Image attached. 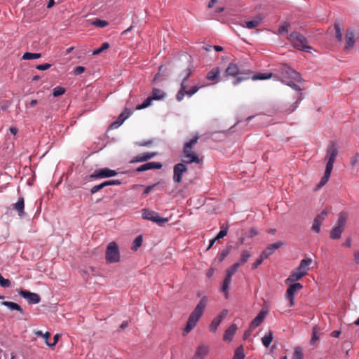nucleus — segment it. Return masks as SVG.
Wrapping results in <instances>:
<instances>
[{
    "label": "nucleus",
    "mask_w": 359,
    "mask_h": 359,
    "mask_svg": "<svg viewBox=\"0 0 359 359\" xmlns=\"http://www.w3.org/2000/svg\"><path fill=\"white\" fill-rule=\"evenodd\" d=\"M320 331V328L317 326H315L313 328L312 337L311 339V344H314L315 342L319 339Z\"/></svg>",
    "instance_id": "37"
},
{
    "label": "nucleus",
    "mask_w": 359,
    "mask_h": 359,
    "mask_svg": "<svg viewBox=\"0 0 359 359\" xmlns=\"http://www.w3.org/2000/svg\"><path fill=\"white\" fill-rule=\"evenodd\" d=\"M355 43L354 34L351 31H347L346 34V44L344 46V50L348 51L351 50Z\"/></svg>",
    "instance_id": "20"
},
{
    "label": "nucleus",
    "mask_w": 359,
    "mask_h": 359,
    "mask_svg": "<svg viewBox=\"0 0 359 359\" xmlns=\"http://www.w3.org/2000/svg\"><path fill=\"white\" fill-rule=\"evenodd\" d=\"M104 184V187L111 186V185H119L121 184V181L118 180H111L105 181L103 182Z\"/></svg>",
    "instance_id": "57"
},
{
    "label": "nucleus",
    "mask_w": 359,
    "mask_h": 359,
    "mask_svg": "<svg viewBox=\"0 0 359 359\" xmlns=\"http://www.w3.org/2000/svg\"><path fill=\"white\" fill-rule=\"evenodd\" d=\"M152 100H154L152 99V97L151 96L148 97L144 102L142 104H139L136 107V109L137 110H140V109H143L144 108H147L149 106L151 105V102Z\"/></svg>",
    "instance_id": "39"
},
{
    "label": "nucleus",
    "mask_w": 359,
    "mask_h": 359,
    "mask_svg": "<svg viewBox=\"0 0 359 359\" xmlns=\"http://www.w3.org/2000/svg\"><path fill=\"white\" fill-rule=\"evenodd\" d=\"M227 314L228 310L224 309L217 317L222 321Z\"/></svg>",
    "instance_id": "63"
},
{
    "label": "nucleus",
    "mask_w": 359,
    "mask_h": 359,
    "mask_svg": "<svg viewBox=\"0 0 359 359\" xmlns=\"http://www.w3.org/2000/svg\"><path fill=\"white\" fill-rule=\"evenodd\" d=\"M109 47V44L107 42H104L102 44V46L99 48H96L93 51V55H99L104 50L108 49Z\"/></svg>",
    "instance_id": "41"
},
{
    "label": "nucleus",
    "mask_w": 359,
    "mask_h": 359,
    "mask_svg": "<svg viewBox=\"0 0 359 359\" xmlns=\"http://www.w3.org/2000/svg\"><path fill=\"white\" fill-rule=\"evenodd\" d=\"M198 136H195L194 138L184 144L182 156V161L184 163H200L202 161V159L199 157L198 154L193 151V147L198 142Z\"/></svg>",
    "instance_id": "4"
},
{
    "label": "nucleus",
    "mask_w": 359,
    "mask_h": 359,
    "mask_svg": "<svg viewBox=\"0 0 359 359\" xmlns=\"http://www.w3.org/2000/svg\"><path fill=\"white\" fill-rule=\"evenodd\" d=\"M303 353L302 350L300 347H296L294 351V353L292 359H302Z\"/></svg>",
    "instance_id": "44"
},
{
    "label": "nucleus",
    "mask_w": 359,
    "mask_h": 359,
    "mask_svg": "<svg viewBox=\"0 0 359 359\" xmlns=\"http://www.w3.org/2000/svg\"><path fill=\"white\" fill-rule=\"evenodd\" d=\"M41 57V53H29V52H27L25 53H24V55H22V59L23 60H34V59H38V58H40Z\"/></svg>",
    "instance_id": "38"
},
{
    "label": "nucleus",
    "mask_w": 359,
    "mask_h": 359,
    "mask_svg": "<svg viewBox=\"0 0 359 359\" xmlns=\"http://www.w3.org/2000/svg\"><path fill=\"white\" fill-rule=\"evenodd\" d=\"M2 305L7 306L11 310H16L18 311L21 314H24V310L18 304L12 302H3L1 303Z\"/></svg>",
    "instance_id": "26"
},
{
    "label": "nucleus",
    "mask_w": 359,
    "mask_h": 359,
    "mask_svg": "<svg viewBox=\"0 0 359 359\" xmlns=\"http://www.w3.org/2000/svg\"><path fill=\"white\" fill-rule=\"evenodd\" d=\"M348 218V215L346 212H341L339 215L337 226L344 229V226Z\"/></svg>",
    "instance_id": "30"
},
{
    "label": "nucleus",
    "mask_w": 359,
    "mask_h": 359,
    "mask_svg": "<svg viewBox=\"0 0 359 359\" xmlns=\"http://www.w3.org/2000/svg\"><path fill=\"white\" fill-rule=\"evenodd\" d=\"M321 224H322L321 223L313 219V225L311 227L312 230L316 233H319L320 231Z\"/></svg>",
    "instance_id": "56"
},
{
    "label": "nucleus",
    "mask_w": 359,
    "mask_h": 359,
    "mask_svg": "<svg viewBox=\"0 0 359 359\" xmlns=\"http://www.w3.org/2000/svg\"><path fill=\"white\" fill-rule=\"evenodd\" d=\"M353 261L356 265H359V250L354 251Z\"/></svg>",
    "instance_id": "62"
},
{
    "label": "nucleus",
    "mask_w": 359,
    "mask_h": 359,
    "mask_svg": "<svg viewBox=\"0 0 359 359\" xmlns=\"http://www.w3.org/2000/svg\"><path fill=\"white\" fill-rule=\"evenodd\" d=\"M191 65H189L188 67L180 74V76L182 78V82H184V84H186L187 80L191 76Z\"/></svg>",
    "instance_id": "34"
},
{
    "label": "nucleus",
    "mask_w": 359,
    "mask_h": 359,
    "mask_svg": "<svg viewBox=\"0 0 359 359\" xmlns=\"http://www.w3.org/2000/svg\"><path fill=\"white\" fill-rule=\"evenodd\" d=\"M35 334L38 337H41L45 339V342L46 341H48V338L50 335V334L48 332H46V333H43L41 330H37L35 332Z\"/></svg>",
    "instance_id": "52"
},
{
    "label": "nucleus",
    "mask_w": 359,
    "mask_h": 359,
    "mask_svg": "<svg viewBox=\"0 0 359 359\" xmlns=\"http://www.w3.org/2000/svg\"><path fill=\"white\" fill-rule=\"evenodd\" d=\"M208 299L206 296L203 297L196 308L191 313L185 328L183 330V334L186 335L189 333L196 325L200 318L202 316L204 310L207 306Z\"/></svg>",
    "instance_id": "2"
},
{
    "label": "nucleus",
    "mask_w": 359,
    "mask_h": 359,
    "mask_svg": "<svg viewBox=\"0 0 359 359\" xmlns=\"http://www.w3.org/2000/svg\"><path fill=\"white\" fill-rule=\"evenodd\" d=\"M241 266V264L238 262L233 264L230 268L226 269V273L233 276L238 270V269Z\"/></svg>",
    "instance_id": "43"
},
{
    "label": "nucleus",
    "mask_w": 359,
    "mask_h": 359,
    "mask_svg": "<svg viewBox=\"0 0 359 359\" xmlns=\"http://www.w3.org/2000/svg\"><path fill=\"white\" fill-rule=\"evenodd\" d=\"M334 29H335V34H336V38L339 41H341L342 39V32L341 31L340 27L339 25H334Z\"/></svg>",
    "instance_id": "51"
},
{
    "label": "nucleus",
    "mask_w": 359,
    "mask_h": 359,
    "mask_svg": "<svg viewBox=\"0 0 359 359\" xmlns=\"http://www.w3.org/2000/svg\"><path fill=\"white\" fill-rule=\"evenodd\" d=\"M65 93V89L61 86H57L53 89V95L54 97H58L63 95Z\"/></svg>",
    "instance_id": "45"
},
{
    "label": "nucleus",
    "mask_w": 359,
    "mask_h": 359,
    "mask_svg": "<svg viewBox=\"0 0 359 359\" xmlns=\"http://www.w3.org/2000/svg\"><path fill=\"white\" fill-rule=\"evenodd\" d=\"M209 351V347L204 344H201L198 346L196 352L195 357L203 359L205 355H208Z\"/></svg>",
    "instance_id": "24"
},
{
    "label": "nucleus",
    "mask_w": 359,
    "mask_h": 359,
    "mask_svg": "<svg viewBox=\"0 0 359 359\" xmlns=\"http://www.w3.org/2000/svg\"><path fill=\"white\" fill-rule=\"evenodd\" d=\"M19 294L22 297L25 299L27 301V302L30 304H38L41 302V297L36 293L31 292L25 290H20Z\"/></svg>",
    "instance_id": "11"
},
{
    "label": "nucleus",
    "mask_w": 359,
    "mask_h": 359,
    "mask_svg": "<svg viewBox=\"0 0 359 359\" xmlns=\"http://www.w3.org/2000/svg\"><path fill=\"white\" fill-rule=\"evenodd\" d=\"M278 78L283 83L292 87L293 89L299 91L300 87L295 84L294 81H299L300 74L287 65H282L278 69Z\"/></svg>",
    "instance_id": "3"
},
{
    "label": "nucleus",
    "mask_w": 359,
    "mask_h": 359,
    "mask_svg": "<svg viewBox=\"0 0 359 359\" xmlns=\"http://www.w3.org/2000/svg\"><path fill=\"white\" fill-rule=\"evenodd\" d=\"M221 322H222V320L220 319H219L217 317H215L212 320V322L209 326L210 331L212 332H215L217 329V327L219 325Z\"/></svg>",
    "instance_id": "36"
},
{
    "label": "nucleus",
    "mask_w": 359,
    "mask_h": 359,
    "mask_svg": "<svg viewBox=\"0 0 359 359\" xmlns=\"http://www.w3.org/2000/svg\"><path fill=\"white\" fill-rule=\"evenodd\" d=\"M84 71H85V68L83 67L78 66L74 69V73L75 75H79V74H81L82 73H83Z\"/></svg>",
    "instance_id": "60"
},
{
    "label": "nucleus",
    "mask_w": 359,
    "mask_h": 359,
    "mask_svg": "<svg viewBox=\"0 0 359 359\" xmlns=\"http://www.w3.org/2000/svg\"><path fill=\"white\" fill-rule=\"evenodd\" d=\"M185 163H177L174 166L173 169V180L175 182L180 183L182 180L183 173L188 170Z\"/></svg>",
    "instance_id": "12"
},
{
    "label": "nucleus",
    "mask_w": 359,
    "mask_h": 359,
    "mask_svg": "<svg viewBox=\"0 0 359 359\" xmlns=\"http://www.w3.org/2000/svg\"><path fill=\"white\" fill-rule=\"evenodd\" d=\"M303 288V285L299 283H295L289 285L285 293V298L290 302V306H292L294 305V296L295 293L302 290Z\"/></svg>",
    "instance_id": "9"
},
{
    "label": "nucleus",
    "mask_w": 359,
    "mask_h": 359,
    "mask_svg": "<svg viewBox=\"0 0 359 359\" xmlns=\"http://www.w3.org/2000/svg\"><path fill=\"white\" fill-rule=\"evenodd\" d=\"M220 69L215 67L211 69L206 75V79L212 83H217L219 81Z\"/></svg>",
    "instance_id": "14"
},
{
    "label": "nucleus",
    "mask_w": 359,
    "mask_h": 359,
    "mask_svg": "<svg viewBox=\"0 0 359 359\" xmlns=\"http://www.w3.org/2000/svg\"><path fill=\"white\" fill-rule=\"evenodd\" d=\"M264 259H265V258H263L262 255H260L259 257L255 261V263L252 264V269H257L260 264H262Z\"/></svg>",
    "instance_id": "58"
},
{
    "label": "nucleus",
    "mask_w": 359,
    "mask_h": 359,
    "mask_svg": "<svg viewBox=\"0 0 359 359\" xmlns=\"http://www.w3.org/2000/svg\"><path fill=\"white\" fill-rule=\"evenodd\" d=\"M305 275L302 273L300 271H292L289 277L285 280V283L288 284L290 283L295 282L302 279Z\"/></svg>",
    "instance_id": "23"
},
{
    "label": "nucleus",
    "mask_w": 359,
    "mask_h": 359,
    "mask_svg": "<svg viewBox=\"0 0 359 359\" xmlns=\"http://www.w3.org/2000/svg\"><path fill=\"white\" fill-rule=\"evenodd\" d=\"M51 67L50 64L45 63L42 65H38L36 66V68L39 70L45 71Z\"/></svg>",
    "instance_id": "59"
},
{
    "label": "nucleus",
    "mask_w": 359,
    "mask_h": 359,
    "mask_svg": "<svg viewBox=\"0 0 359 359\" xmlns=\"http://www.w3.org/2000/svg\"><path fill=\"white\" fill-rule=\"evenodd\" d=\"M273 76L272 73H257L252 76V79L255 80H264L271 78Z\"/></svg>",
    "instance_id": "33"
},
{
    "label": "nucleus",
    "mask_w": 359,
    "mask_h": 359,
    "mask_svg": "<svg viewBox=\"0 0 359 359\" xmlns=\"http://www.w3.org/2000/svg\"><path fill=\"white\" fill-rule=\"evenodd\" d=\"M92 24L95 26L102 27V28L105 27L109 25L107 21L100 20V19H96L95 21L93 22Z\"/></svg>",
    "instance_id": "46"
},
{
    "label": "nucleus",
    "mask_w": 359,
    "mask_h": 359,
    "mask_svg": "<svg viewBox=\"0 0 359 359\" xmlns=\"http://www.w3.org/2000/svg\"><path fill=\"white\" fill-rule=\"evenodd\" d=\"M262 20V18L261 16H257L255 19L245 22V25H242L243 27H245L248 29H254L257 27Z\"/></svg>",
    "instance_id": "25"
},
{
    "label": "nucleus",
    "mask_w": 359,
    "mask_h": 359,
    "mask_svg": "<svg viewBox=\"0 0 359 359\" xmlns=\"http://www.w3.org/2000/svg\"><path fill=\"white\" fill-rule=\"evenodd\" d=\"M227 231H228L227 227H226V228L222 227L221 230L216 236L215 239L218 240V239L224 238V236H226Z\"/></svg>",
    "instance_id": "50"
},
{
    "label": "nucleus",
    "mask_w": 359,
    "mask_h": 359,
    "mask_svg": "<svg viewBox=\"0 0 359 359\" xmlns=\"http://www.w3.org/2000/svg\"><path fill=\"white\" fill-rule=\"evenodd\" d=\"M328 214V211L327 209H325L323 210L319 215H318L314 220L320 222V223H323V222L325 220L326 216Z\"/></svg>",
    "instance_id": "42"
},
{
    "label": "nucleus",
    "mask_w": 359,
    "mask_h": 359,
    "mask_svg": "<svg viewBox=\"0 0 359 359\" xmlns=\"http://www.w3.org/2000/svg\"><path fill=\"white\" fill-rule=\"evenodd\" d=\"M13 208L17 211L19 217H23L25 215L24 198L19 197L18 201L13 204Z\"/></svg>",
    "instance_id": "15"
},
{
    "label": "nucleus",
    "mask_w": 359,
    "mask_h": 359,
    "mask_svg": "<svg viewBox=\"0 0 359 359\" xmlns=\"http://www.w3.org/2000/svg\"><path fill=\"white\" fill-rule=\"evenodd\" d=\"M142 218L152 221L159 226H163L165 223L168 222V218L160 217L156 212L149 209L142 210Z\"/></svg>",
    "instance_id": "8"
},
{
    "label": "nucleus",
    "mask_w": 359,
    "mask_h": 359,
    "mask_svg": "<svg viewBox=\"0 0 359 359\" xmlns=\"http://www.w3.org/2000/svg\"><path fill=\"white\" fill-rule=\"evenodd\" d=\"M292 46L298 50L311 53L312 47L308 44L306 38L297 32H292L287 37Z\"/></svg>",
    "instance_id": "5"
},
{
    "label": "nucleus",
    "mask_w": 359,
    "mask_h": 359,
    "mask_svg": "<svg viewBox=\"0 0 359 359\" xmlns=\"http://www.w3.org/2000/svg\"><path fill=\"white\" fill-rule=\"evenodd\" d=\"M258 234V231L255 229H251L248 233V236L249 238H252Z\"/></svg>",
    "instance_id": "64"
},
{
    "label": "nucleus",
    "mask_w": 359,
    "mask_h": 359,
    "mask_svg": "<svg viewBox=\"0 0 359 359\" xmlns=\"http://www.w3.org/2000/svg\"><path fill=\"white\" fill-rule=\"evenodd\" d=\"M0 285L3 287H9L11 285V283L8 279L4 278L0 273Z\"/></svg>",
    "instance_id": "49"
},
{
    "label": "nucleus",
    "mask_w": 359,
    "mask_h": 359,
    "mask_svg": "<svg viewBox=\"0 0 359 359\" xmlns=\"http://www.w3.org/2000/svg\"><path fill=\"white\" fill-rule=\"evenodd\" d=\"M252 256V254L250 251L245 250H243L241 255V258L239 262H238L241 266L244 264L248 262V260L250 259V257Z\"/></svg>",
    "instance_id": "32"
},
{
    "label": "nucleus",
    "mask_w": 359,
    "mask_h": 359,
    "mask_svg": "<svg viewBox=\"0 0 359 359\" xmlns=\"http://www.w3.org/2000/svg\"><path fill=\"white\" fill-rule=\"evenodd\" d=\"M105 257L108 263H116L120 261L118 247L115 242H111L107 245Z\"/></svg>",
    "instance_id": "7"
},
{
    "label": "nucleus",
    "mask_w": 359,
    "mask_h": 359,
    "mask_svg": "<svg viewBox=\"0 0 359 359\" xmlns=\"http://www.w3.org/2000/svg\"><path fill=\"white\" fill-rule=\"evenodd\" d=\"M344 229L336 226H334L330 232V238L332 239H338L341 237V235L343 232Z\"/></svg>",
    "instance_id": "31"
},
{
    "label": "nucleus",
    "mask_w": 359,
    "mask_h": 359,
    "mask_svg": "<svg viewBox=\"0 0 359 359\" xmlns=\"http://www.w3.org/2000/svg\"><path fill=\"white\" fill-rule=\"evenodd\" d=\"M130 116V112L126 109L123 112H122L118 117V119L111 124V127L112 128H117L119 127L124 121Z\"/></svg>",
    "instance_id": "22"
},
{
    "label": "nucleus",
    "mask_w": 359,
    "mask_h": 359,
    "mask_svg": "<svg viewBox=\"0 0 359 359\" xmlns=\"http://www.w3.org/2000/svg\"><path fill=\"white\" fill-rule=\"evenodd\" d=\"M156 153L154 152H147L140 154L137 156H136L132 161L131 163L134 162H144L147 161L151 158L154 157L156 156Z\"/></svg>",
    "instance_id": "19"
},
{
    "label": "nucleus",
    "mask_w": 359,
    "mask_h": 359,
    "mask_svg": "<svg viewBox=\"0 0 359 359\" xmlns=\"http://www.w3.org/2000/svg\"><path fill=\"white\" fill-rule=\"evenodd\" d=\"M157 185V184H154L153 185H151V186H148L146 187V189H144V191H143V194L142 195L143 196H146L148 194H149L151 190Z\"/></svg>",
    "instance_id": "61"
},
{
    "label": "nucleus",
    "mask_w": 359,
    "mask_h": 359,
    "mask_svg": "<svg viewBox=\"0 0 359 359\" xmlns=\"http://www.w3.org/2000/svg\"><path fill=\"white\" fill-rule=\"evenodd\" d=\"M273 339V332L269 330L262 338V342L265 347H269Z\"/></svg>",
    "instance_id": "27"
},
{
    "label": "nucleus",
    "mask_w": 359,
    "mask_h": 359,
    "mask_svg": "<svg viewBox=\"0 0 359 359\" xmlns=\"http://www.w3.org/2000/svg\"><path fill=\"white\" fill-rule=\"evenodd\" d=\"M267 315V311L261 310L258 315L254 318L250 323V327L256 328L264 321Z\"/></svg>",
    "instance_id": "17"
},
{
    "label": "nucleus",
    "mask_w": 359,
    "mask_h": 359,
    "mask_svg": "<svg viewBox=\"0 0 359 359\" xmlns=\"http://www.w3.org/2000/svg\"><path fill=\"white\" fill-rule=\"evenodd\" d=\"M285 243L283 241H278L273 244L269 245L261 253L263 258L267 259L276 250L284 245Z\"/></svg>",
    "instance_id": "13"
},
{
    "label": "nucleus",
    "mask_w": 359,
    "mask_h": 359,
    "mask_svg": "<svg viewBox=\"0 0 359 359\" xmlns=\"http://www.w3.org/2000/svg\"><path fill=\"white\" fill-rule=\"evenodd\" d=\"M203 86L198 85L192 86L189 90H187V95H188L189 97L192 96Z\"/></svg>",
    "instance_id": "47"
},
{
    "label": "nucleus",
    "mask_w": 359,
    "mask_h": 359,
    "mask_svg": "<svg viewBox=\"0 0 359 359\" xmlns=\"http://www.w3.org/2000/svg\"><path fill=\"white\" fill-rule=\"evenodd\" d=\"M288 27H289V24L287 22H285L281 26H280V27L278 29L279 34H283L285 33H287L288 32Z\"/></svg>",
    "instance_id": "55"
},
{
    "label": "nucleus",
    "mask_w": 359,
    "mask_h": 359,
    "mask_svg": "<svg viewBox=\"0 0 359 359\" xmlns=\"http://www.w3.org/2000/svg\"><path fill=\"white\" fill-rule=\"evenodd\" d=\"M339 154V149L334 142H330L327 146L326 155L325 160L327 161L326 168L324 175L321 178L318 187L320 188L324 186L329 180L332 170L333 169V165L335 159Z\"/></svg>",
    "instance_id": "1"
},
{
    "label": "nucleus",
    "mask_w": 359,
    "mask_h": 359,
    "mask_svg": "<svg viewBox=\"0 0 359 359\" xmlns=\"http://www.w3.org/2000/svg\"><path fill=\"white\" fill-rule=\"evenodd\" d=\"M161 168H162V164L161 163L149 162V163H147L143 164V165H140V167H138L136 169V171L140 172H143V171H146V170H151V169H161Z\"/></svg>",
    "instance_id": "16"
},
{
    "label": "nucleus",
    "mask_w": 359,
    "mask_h": 359,
    "mask_svg": "<svg viewBox=\"0 0 359 359\" xmlns=\"http://www.w3.org/2000/svg\"><path fill=\"white\" fill-rule=\"evenodd\" d=\"M142 236H138L133 243L132 250L136 251L142 245Z\"/></svg>",
    "instance_id": "40"
},
{
    "label": "nucleus",
    "mask_w": 359,
    "mask_h": 359,
    "mask_svg": "<svg viewBox=\"0 0 359 359\" xmlns=\"http://www.w3.org/2000/svg\"><path fill=\"white\" fill-rule=\"evenodd\" d=\"M60 337V334H56L53 337V343H49L48 341H46V345L48 346L50 348L54 347L56 345L57 342L58 341V339H59Z\"/></svg>",
    "instance_id": "54"
},
{
    "label": "nucleus",
    "mask_w": 359,
    "mask_h": 359,
    "mask_svg": "<svg viewBox=\"0 0 359 359\" xmlns=\"http://www.w3.org/2000/svg\"><path fill=\"white\" fill-rule=\"evenodd\" d=\"M238 327L236 324H232L224 332L223 339L224 341H231L235 334Z\"/></svg>",
    "instance_id": "21"
},
{
    "label": "nucleus",
    "mask_w": 359,
    "mask_h": 359,
    "mask_svg": "<svg viewBox=\"0 0 359 359\" xmlns=\"http://www.w3.org/2000/svg\"><path fill=\"white\" fill-rule=\"evenodd\" d=\"M313 260L311 258H306L301 260L299 266L297 268V271H302L304 275L307 274V271L309 269V266L312 264Z\"/></svg>",
    "instance_id": "18"
},
{
    "label": "nucleus",
    "mask_w": 359,
    "mask_h": 359,
    "mask_svg": "<svg viewBox=\"0 0 359 359\" xmlns=\"http://www.w3.org/2000/svg\"><path fill=\"white\" fill-rule=\"evenodd\" d=\"M165 93L161 89L153 88L151 97H152V99L154 100H158L163 99L165 97Z\"/></svg>",
    "instance_id": "29"
},
{
    "label": "nucleus",
    "mask_w": 359,
    "mask_h": 359,
    "mask_svg": "<svg viewBox=\"0 0 359 359\" xmlns=\"http://www.w3.org/2000/svg\"><path fill=\"white\" fill-rule=\"evenodd\" d=\"M116 171L111 170L108 168L97 169L90 175L91 179H103L116 176Z\"/></svg>",
    "instance_id": "10"
},
{
    "label": "nucleus",
    "mask_w": 359,
    "mask_h": 359,
    "mask_svg": "<svg viewBox=\"0 0 359 359\" xmlns=\"http://www.w3.org/2000/svg\"><path fill=\"white\" fill-rule=\"evenodd\" d=\"M104 187H105L103 182L98 185L93 186L90 189V194H94Z\"/></svg>",
    "instance_id": "53"
},
{
    "label": "nucleus",
    "mask_w": 359,
    "mask_h": 359,
    "mask_svg": "<svg viewBox=\"0 0 359 359\" xmlns=\"http://www.w3.org/2000/svg\"><path fill=\"white\" fill-rule=\"evenodd\" d=\"M233 359H245L244 349L242 346L236 348Z\"/></svg>",
    "instance_id": "35"
},
{
    "label": "nucleus",
    "mask_w": 359,
    "mask_h": 359,
    "mask_svg": "<svg viewBox=\"0 0 359 359\" xmlns=\"http://www.w3.org/2000/svg\"><path fill=\"white\" fill-rule=\"evenodd\" d=\"M226 76H236V79L233 82L234 86L238 85L243 81L249 79L250 78V73L249 72H244L241 69L239 66L235 63H230L225 70Z\"/></svg>",
    "instance_id": "6"
},
{
    "label": "nucleus",
    "mask_w": 359,
    "mask_h": 359,
    "mask_svg": "<svg viewBox=\"0 0 359 359\" xmlns=\"http://www.w3.org/2000/svg\"><path fill=\"white\" fill-rule=\"evenodd\" d=\"M230 250L231 247H227L225 249H224L218 257L219 261L222 262L225 259V257H227V255L229 254Z\"/></svg>",
    "instance_id": "48"
},
{
    "label": "nucleus",
    "mask_w": 359,
    "mask_h": 359,
    "mask_svg": "<svg viewBox=\"0 0 359 359\" xmlns=\"http://www.w3.org/2000/svg\"><path fill=\"white\" fill-rule=\"evenodd\" d=\"M187 84H184V82H182L180 85V89L177 92L176 95V99L178 102H180L183 100L185 95H187Z\"/></svg>",
    "instance_id": "28"
}]
</instances>
